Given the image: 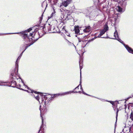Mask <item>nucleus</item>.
Listing matches in <instances>:
<instances>
[{"mask_svg":"<svg viewBox=\"0 0 133 133\" xmlns=\"http://www.w3.org/2000/svg\"><path fill=\"white\" fill-rule=\"evenodd\" d=\"M108 27L107 26L105 27L103 30L101 31L98 37H100L101 36L104 34L105 32L108 30Z\"/></svg>","mask_w":133,"mask_h":133,"instance_id":"1","label":"nucleus"},{"mask_svg":"<svg viewBox=\"0 0 133 133\" xmlns=\"http://www.w3.org/2000/svg\"><path fill=\"white\" fill-rule=\"evenodd\" d=\"M114 38H113V39H116L117 40H118L120 42L122 43L121 42L122 41L121 39H119L118 38V34L116 30L115 32L114 33Z\"/></svg>","mask_w":133,"mask_h":133,"instance_id":"2","label":"nucleus"},{"mask_svg":"<svg viewBox=\"0 0 133 133\" xmlns=\"http://www.w3.org/2000/svg\"><path fill=\"white\" fill-rule=\"evenodd\" d=\"M124 45L129 52L133 54V50L131 48L127 45Z\"/></svg>","mask_w":133,"mask_h":133,"instance_id":"3","label":"nucleus"},{"mask_svg":"<svg viewBox=\"0 0 133 133\" xmlns=\"http://www.w3.org/2000/svg\"><path fill=\"white\" fill-rule=\"evenodd\" d=\"M70 0H67L66 1H64L62 2V4L65 7H66L70 3Z\"/></svg>","mask_w":133,"mask_h":133,"instance_id":"4","label":"nucleus"},{"mask_svg":"<svg viewBox=\"0 0 133 133\" xmlns=\"http://www.w3.org/2000/svg\"><path fill=\"white\" fill-rule=\"evenodd\" d=\"M91 29V28L90 26L87 27L84 30V31L85 32H89Z\"/></svg>","mask_w":133,"mask_h":133,"instance_id":"5","label":"nucleus"},{"mask_svg":"<svg viewBox=\"0 0 133 133\" xmlns=\"http://www.w3.org/2000/svg\"><path fill=\"white\" fill-rule=\"evenodd\" d=\"M75 30L76 34H78L79 32V27L78 26H75Z\"/></svg>","mask_w":133,"mask_h":133,"instance_id":"6","label":"nucleus"},{"mask_svg":"<svg viewBox=\"0 0 133 133\" xmlns=\"http://www.w3.org/2000/svg\"><path fill=\"white\" fill-rule=\"evenodd\" d=\"M71 92H65L64 93H63L62 94H57L55 95H56L57 96H62V95H66L68 94H69Z\"/></svg>","mask_w":133,"mask_h":133,"instance_id":"7","label":"nucleus"},{"mask_svg":"<svg viewBox=\"0 0 133 133\" xmlns=\"http://www.w3.org/2000/svg\"><path fill=\"white\" fill-rule=\"evenodd\" d=\"M117 11L119 12H121L122 10V8L120 7L119 6H118L116 8Z\"/></svg>","mask_w":133,"mask_h":133,"instance_id":"8","label":"nucleus"},{"mask_svg":"<svg viewBox=\"0 0 133 133\" xmlns=\"http://www.w3.org/2000/svg\"><path fill=\"white\" fill-rule=\"evenodd\" d=\"M65 12L66 14L68 15H70L71 14V12L69 10H66L65 11Z\"/></svg>","mask_w":133,"mask_h":133,"instance_id":"9","label":"nucleus"},{"mask_svg":"<svg viewBox=\"0 0 133 133\" xmlns=\"http://www.w3.org/2000/svg\"><path fill=\"white\" fill-rule=\"evenodd\" d=\"M125 129H126L127 130H128V132H130L131 130V127H127L125 128Z\"/></svg>","mask_w":133,"mask_h":133,"instance_id":"10","label":"nucleus"},{"mask_svg":"<svg viewBox=\"0 0 133 133\" xmlns=\"http://www.w3.org/2000/svg\"><path fill=\"white\" fill-rule=\"evenodd\" d=\"M130 118H131L133 121V114L132 112H131V114L130 115Z\"/></svg>","mask_w":133,"mask_h":133,"instance_id":"11","label":"nucleus"},{"mask_svg":"<svg viewBox=\"0 0 133 133\" xmlns=\"http://www.w3.org/2000/svg\"><path fill=\"white\" fill-rule=\"evenodd\" d=\"M36 99L38 101L39 100V98L38 97V95H37V96L36 97Z\"/></svg>","mask_w":133,"mask_h":133,"instance_id":"12","label":"nucleus"},{"mask_svg":"<svg viewBox=\"0 0 133 133\" xmlns=\"http://www.w3.org/2000/svg\"><path fill=\"white\" fill-rule=\"evenodd\" d=\"M32 29L30 28L29 29H28L26 31V32H29L30 31L32 30Z\"/></svg>","mask_w":133,"mask_h":133,"instance_id":"13","label":"nucleus"},{"mask_svg":"<svg viewBox=\"0 0 133 133\" xmlns=\"http://www.w3.org/2000/svg\"><path fill=\"white\" fill-rule=\"evenodd\" d=\"M62 29L63 30H65V31H64L65 32H64V33L65 32L66 33V30H65V28L64 26L63 28H62Z\"/></svg>","mask_w":133,"mask_h":133,"instance_id":"14","label":"nucleus"},{"mask_svg":"<svg viewBox=\"0 0 133 133\" xmlns=\"http://www.w3.org/2000/svg\"><path fill=\"white\" fill-rule=\"evenodd\" d=\"M28 92H33L32 91V90H28Z\"/></svg>","mask_w":133,"mask_h":133,"instance_id":"15","label":"nucleus"},{"mask_svg":"<svg viewBox=\"0 0 133 133\" xmlns=\"http://www.w3.org/2000/svg\"><path fill=\"white\" fill-rule=\"evenodd\" d=\"M118 110H117V115H116V120H117V114H118Z\"/></svg>","mask_w":133,"mask_h":133,"instance_id":"16","label":"nucleus"},{"mask_svg":"<svg viewBox=\"0 0 133 133\" xmlns=\"http://www.w3.org/2000/svg\"><path fill=\"white\" fill-rule=\"evenodd\" d=\"M110 102L112 105H113L114 104V103L113 102L110 101Z\"/></svg>","mask_w":133,"mask_h":133,"instance_id":"17","label":"nucleus"},{"mask_svg":"<svg viewBox=\"0 0 133 133\" xmlns=\"http://www.w3.org/2000/svg\"><path fill=\"white\" fill-rule=\"evenodd\" d=\"M43 15H42L41 17V19H42L43 18Z\"/></svg>","mask_w":133,"mask_h":133,"instance_id":"18","label":"nucleus"},{"mask_svg":"<svg viewBox=\"0 0 133 133\" xmlns=\"http://www.w3.org/2000/svg\"><path fill=\"white\" fill-rule=\"evenodd\" d=\"M43 15H42L41 17V19H42L43 18Z\"/></svg>","mask_w":133,"mask_h":133,"instance_id":"19","label":"nucleus"},{"mask_svg":"<svg viewBox=\"0 0 133 133\" xmlns=\"http://www.w3.org/2000/svg\"><path fill=\"white\" fill-rule=\"evenodd\" d=\"M30 36H32V33H30Z\"/></svg>","mask_w":133,"mask_h":133,"instance_id":"20","label":"nucleus"},{"mask_svg":"<svg viewBox=\"0 0 133 133\" xmlns=\"http://www.w3.org/2000/svg\"><path fill=\"white\" fill-rule=\"evenodd\" d=\"M66 34L68 36H70V35L68 34V33L67 34Z\"/></svg>","mask_w":133,"mask_h":133,"instance_id":"21","label":"nucleus"},{"mask_svg":"<svg viewBox=\"0 0 133 133\" xmlns=\"http://www.w3.org/2000/svg\"><path fill=\"white\" fill-rule=\"evenodd\" d=\"M25 35H26V36H27V35H28V34H25Z\"/></svg>","mask_w":133,"mask_h":133,"instance_id":"22","label":"nucleus"},{"mask_svg":"<svg viewBox=\"0 0 133 133\" xmlns=\"http://www.w3.org/2000/svg\"><path fill=\"white\" fill-rule=\"evenodd\" d=\"M77 88V87L76 88H75V89H76Z\"/></svg>","mask_w":133,"mask_h":133,"instance_id":"23","label":"nucleus"},{"mask_svg":"<svg viewBox=\"0 0 133 133\" xmlns=\"http://www.w3.org/2000/svg\"><path fill=\"white\" fill-rule=\"evenodd\" d=\"M127 131H128V130H127Z\"/></svg>","mask_w":133,"mask_h":133,"instance_id":"24","label":"nucleus"}]
</instances>
